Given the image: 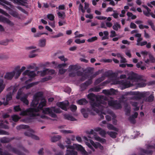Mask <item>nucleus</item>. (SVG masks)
<instances>
[{"mask_svg": "<svg viewBox=\"0 0 155 155\" xmlns=\"http://www.w3.org/2000/svg\"><path fill=\"white\" fill-rule=\"evenodd\" d=\"M130 27L131 28L135 29L136 28L137 26L134 23L131 22L130 24Z\"/></svg>", "mask_w": 155, "mask_h": 155, "instance_id": "obj_62", "label": "nucleus"}, {"mask_svg": "<svg viewBox=\"0 0 155 155\" xmlns=\"http://www.w3.org/2000/svg\"><path fill=\"white\" fill-rule=\"evenodd\" d=\"M17 89L18 88L17 87L13 86H11L7 89V90L8 91H10V92L6 96L5 101H4L3 102L4 105H6L8 104V101L12 99V95L15 93Z\"/></svg>", "mask_w": 155, "mask_h": 155, "instance_id": "obj_10", "label": "nucleus"}, {"mask_svg": "<svg viewBox=\"0 0 155 155\" xmlns=\"http://www.w3.org/2000/svg\"><path fill=\"white\" fill-rule=\"evenodd\" d=\"M99 133L100 134L103 136H105L106 134H107V132L102 129Z\"/></svg>", "mask_w": 155, "mask_h": 155, "instance_id": "obj_55", "label": "nucleus"}, {"mask_svg": "<svg viewBox=\"0 0 155 155\" xmlns=\"http://www.w3.org/2000/svg\"><path fill=\"white\" fill-rule=\"evenodd\" d=\"M107 109V108L103 106L102 109H100L101 113L104 114H107L110 115L112 117V123L113 124L116 125L117 124V120L114 118L115 115L113 114L112 112L110 110H108L107 111H105V110Z\"/></svg>", "mask_w": 155, "mask_h": 155, "instance_id": "obj_12", "label": "nucleus"}, {"mask_svg": "<svg viewBox=\"0 0 155 155\" xmlns=\"http://www.w3.org/2000/svg\"><path fill=\"white\" fill-rule=\"evenodd\" d=\"M143 13L146 16L149 17L151 10L149 8L143 11Z\"/></svg>", "mask_w": 155, "mask_h": 155, "instance_id": "obj_34", "label": "nucleus"}, {"mask_svg": "<svg viewBox=\"0 0 155 155\" xmlns=\"http://www.w3.org/2000/svg\"><path fill=\"white\" fill-rule=\"evenodd\" d=\"M81 68V66L78 64L69 65L68 69L69 76L71 77H74L76 75H81L82 72L79 70Z\"/></svg>", "mask_w": 155, "mask_h": 155, "instance_id": "obj_7", "label": "nucleus"}, {"mask_svg": "<svg viewBox=\"0 0 155 155\" xmlns=\"http://www.w3.org/2000/svg\"><path fill=\"white\" fill-rule=\"evenodd\" d=\"M92 81L91 79L89 80L88 81L81 85L80 87L81 90H83L86 89L87 87L92 83Z\"/></svg>", "mask_w": 155, "mask_h": 155, "instance_id": "obj_18", "label": "nucleus"}, {"mask_svg": "<svg viewBox=\"0 0 155 155\" xmlns=\"http://www.w3.org/2000/svg\"><path fill=\"white\" fill-rule=\"evenodd\" d=\"M94 138L96 140L100 141L101 142H104L105 141V140L101 138L98 136H94Z\"/></svg>", "mask_w": 155, "mask_h": 155, "instance_id": "obj_37", "label": "nucleus"}, {"mask_svg": "<svg viewBox=\"0 0 155 155\" xmlns=\"http://www.w3.org/2000/svg\"><path fill=\"white\" fill-rule=\"evenodd\" d=\"M84 139L86 140L85 143L88 147L91 150L94 152L95 150L94 148L92 146H93L95 148H99L101 150L104 149L103 147L101 145V144L98 142H94L91 140H88L86 137H84Z\"/></svg>", "mask_w": 155, "mask_h": 155, "instance_id": "obj_9", "label": "nucleus"}, {"mask_svg": "<svg viewBox=\"0 0 155 155\" xmlns=\"http://www.w3.org/2000/svg\"><path fill=\"white\" fill-rule=\"evenodd\" d=\"M22 74L23 75H28L30 77H34L35 76L36 74L35 73L34 71H30L28 70H26L25 71L22 73Z\"/></svg>", "mask_w": 155, "mask_h": 155, "instance_id": "obj_17", "label": "nucleus"}, {"mask_svg": "<svg viewBox=\"0 0 155 155\" xmlns=\"http://www.w3.org/2000/svg\"><path fill=\"white\" fill-rule=\"evenodd\" d=\"M59 18H61V19H64V18L65 15V13L64 12H58L57 13Z\"/></svg>", "mask_w": 155, "mask_h": 155, "instance_id": "obj_39", "label": "nucleus"}, {"mask_svg": "<svg viewBox=\"0 0 155 155\" xmlns=\"http://www.w3.org/2000/svg\"><path fill=\"white\" fill-rule=\"evenodd\" d=\"M25 135L28 137H31L32 138L35 140H39V137L36 135L33 134H28L27 133H25Z\"/></svg>", "mask_w": 155, "mask_h": 155, "instance_id": "obj_30", "label": "nucleus"}, {"mask_svg": "<svg viewBox=\"0 0 155 155\" xmlns=\"http://www.w3.org/2000/svg\"><path fill=\"white\" fill-rule=\"evenodd\" d=\"M96 18L99 20H105L107 18L104 16H97L96 17Z\"/></svg>", "mask_w": 155, "mask_h": 155, "instance_id": "obj_61", "label": "nucleus"}, {"mask_svg": "<svg viewBox=\"0 0 155 155\" xmlns=\"http://www.w3.org/2000/svg\"><path fill=\"white\" fill-rule=\"evenodd\" d=\"M108 105L115 109H119L121 107L120 104L116 101H114L113 99H110L108 101Z\"/></svg>", "mask_w": 155, "mask_h": 155, "instance_id": "obj_13", "label": "nucleus"}, {"mask_svg": "<svg viewBox=\"0 0 155 155\" xmlns=\"http://www.w3.org/2000/svg\"><path fill=\"white\" fill-rule=\"evenodd\" d=\"M112 84H120L121 90L134 85H137L138 87H143L147 84L145 79L133 72L130 74L127 80L118 81L115 80L114 81Z\"/></svg>", "mask_w": 155, "mask_h": 155, "instance_id": "obj_3", "label": "nucleus"}, {"mask_svg": "<svg viewBox=\"0 0 155 155\" xmlns=\"http://www.w3.org/2000/svg\"><path fill=\"white\" fill-rule=\"evenodd\" d=\"M88 98L91 100V105L92 110L90 111L88 108L82 109L81 112L84 118H87L89 113L92 114V110L95 111L97 113H101L100 109H102L103 106L107 102L105 101L107 100V98L103 96H96L93 93H90L87 95Z\"/></svg>", "mask_w": 155, "mask_h": 155, "instance_id": "obj_2", "label": "nucleus"}, {"mask_svg": "<svg viewBox=\"0 0 155 155\" xmlns=\"http://www.w3.org/2000/svg\"><path fill=\"white\" fill-rule=\"evenodd\" d=\"M12 140V139L4 137L0 138V141L2 143H5L9 142Z\"/></svg>", "mask_w": 155, "mask_h": 155, "instance_id": "obj_29", "label": "nucleus"}, {"mask_svg": "<svg viewBox=\"0 0 155 155\" xmlns=\"http://www.w3.org/2000/svg\"><path fill=\"white\" fill-rule=\"evenodd\" d=\"M150 92L149 91H144L140 92H127L125 93L126 95H134V98L138 100L142 98H147L150 95Z\"/></svg>", "mask_w": 155, "mask_h": 155, "instance_id": "obj_8", "label": "nucleus"}, {"mask_svg": "<svg viewBox=\"0 0 155 155\" xmlns=\"http://www.w3.org/2000/svg\"><path fill=\"white\" fill-rule=\"evenodd\" d=\"M37 84H38L37 82L32 83L25 86L23 87L20 88L18 91L17 95L16 96V98L17 99L20 98L21 100L26 105H28V101L27 99V98L28 96V94H25L23 97H21V96L22 94V92L25 88L26 89H29L34 85H36Z\"/></svg>", "mask_w": 155, "mask_h": 155, "instance_id": "obj_6", "label": "nucleus"}, {"mask_svg": "<svg viewBox=\"0 0 155 155\" xmlns=\"http://www.w3.org/2000/svg\"><path fill=\"white\" fill-rule=\"evenodd\" d=\"M65 147L67 148L65 155H77V152L74 150L75 149L80 151L83 155H87V152L80 145L74 144L72 146H66Z\"/></svg>", "mask_w": 155, "mask_h": 155, "instance_id": "obj_4", "label": "nucleus"}, {"mask_svg": "<svg viewBox=\"0 0 155 155\" xmlns=\"http://www.w3.org/2000/svg\"><path fill=\"white\" fill-rule=\"evenodd\" d=\"M26 68L25 66H22L21 68L20 65H17L15 67L14 71L6 73L4 76V78L7 80H11L15 76V78H17Z\"/></svg>", "mask_w": 155, "mask_h": 155, "instance_id": "obj_5", "label": "nucleus"}, {"mask_svg": "<svg viewBox=\"0 0 155 155\" xmlns=\"http://www.w3.org/2000/svg\"><path fill=\"white\" fill-rule=\"evenodd\" d=\"M63 35V34L62 33H59L56 35H53L51 36V38H57L60 37L62 36Z\"/></svg>", "mask_w": 155, "mask_h": 155, "instance_id": "obj_44", "label": "nucleus"}, {"mask_svg": "<svg viewBox=\"0 0 155 155\" xmlns=\"http://www.w3.org/2000/svg\"><path fill=\"white\" fill-rule=\"evenodd\" d=\"M8 123L7 121L6 120L4 121H2L0 123V126H1L2 127L7 129L8 128V127L7 125Z\"/></svg>", "mask_w": 155, "mask_h": 155, "instance_id": "obj_26", "label": "nucleus"}, {"mask_svg": "<svg viewBox=\"0 0 155 155\" xmlns=\"http://www.w3.org/2000/svg\"><path fill=\"white\" fill-rule=\"evenodd\" d=\"M107 134L109 135L111 137L114 138H115L117 133L116 132L114 131H107Z\"/></svg>", "mask_w": 155, "mask_h": 155, "instance_id": "obj_25", "label": "nucleus"}, {"mask_svg": "<svg viewBox=\"0 0 155 155\" xmlns=\"http://www.w3.org/2000/svg\"><path fill=\"white\" fill-rule=\"evenodd\" d=\"M149 58L150 61L153 63L155 62V58L152 55H150L149 56Z\"/></svg>", "mask_w": 155, "mask_h": 155, "instance_id": "obj_64", "label": "nucleus"}, {"mask_svg": "<svg viewBox=\"0 0 155 155\" xmlns=\"http://www.w3.org/2000/svg\"><path fill=\"white\" fill-rule=\"evenodd\" d=\"M12 118L13 121L17 122L20 119V117L17 115H14L12 116Z\"/></svg>", "mask_w": 155, "mask_h": 155, "instance_id": "obj_38", "label": "nucleus"}, {"mask_svg": "<svg viewBox=\"0 0 155 155\" xmlns=\"http://www.w3.org/2000/svg\"><path fill=\"white\" fill-rule=\"evenodd\" d=\"M125 111L126 114L129 115L130 112V106L127 104H126L125 106Z\"/></svg>", "mask_w": 155, "mask_h": 155, "instance_id": "obj_33", "label": "nucleus"}, {"mask_svg": "<svg viewBox=\"0 0 155 155\" xmlns=\"http://www.w3.org/2000/svg\"><path fill=\"white\" fill-rule=\"evenodd\" d=\"M139 102L132 100L130 102V104L134 107L133 109L134 110H137L139 109V107L138 106Z\"/></svg>", "mask_w": 155, "mask_h": 155, "instance_id": "obj_19", "label": "nucleus"}, {"mask_svg": "<svg viewBox=\"0 0 155 155\" xmlns=\"http://www.w3.org/2000/svg\"><path fill=\"white\" fill-rule=\"evenodd\" d=\"M60 131L64 134H72L73 133V131L71 130H60Z\"/></svg>", "mask_w": 155, "mask_h": 155, "instance_id": "obj_42", "label": "nucleus"}, {"mask_svg": "<svg viewBox=\"0 0 155 155\" xmlns=\"http://www.w3.org/2000/svg\"><path fill=\"white\" fill-rule=\"evenodd\" d=\"M57 106L62 109L66 111L67 110V107L69 105V102L67 101L63 102H60L57 103Z\"/></svg>", "mask_w": 155, "mask_h": 155, "instance_id": "obj_14", "label": "nucleus"}, {"mask_svg": "<svg viewBox=\"0 0 155 155\" xmlns=\"http://www.w3.org/2000/svg\"><path fill=\"white\" fill-rule=\"evenodd\" d=\"M70 108L72 111H74L77 109V107L76 105H72L71 106Z\"/></svg>", "mask_w": 155, "mask_h": 155, "instance_id": "obj_63", "label": "nucleus"}, {"mask_svg": "<svg viewBox=\"0 0 155 155\" xmlns=\"http://www.w3.org/2000/svg\"><path fill=\"white\" fill-rule=\"evenodd\" d=\"M0 1L1 2H0V4L3 5L4 6V8L6 9L9 10L10 9V8L6 6V5H4L3 3L7 4V5H9L10 7H12L11 5L8 2L5 0H0Z\"/></svg>", "mask_w": 155, "mask_h": 155, "instance_id": "obj_20", "label": "nucleus"}, {"mask_svg": "<svg viewBox=\"0 0 155 155\" xmlns=\"http://www.w3.org/2000/svg\"><path fill=\"white\" fill-rule=\"evenodd\" d=\"M0 21L7 23L10 26H12L14 25L13 23L8 19L4 17L0 16Z\"/></svg>", "mask_w": 155, "mask_h": 155, "instance_id": "obj_15", "label": "nucleus"}, {"mask_svg": "<svg viewBox=\"0 0 155 155\" xmlns=\"http://www.w3.org/2000/svg\"><path fill=\"white\" fill-rule=\"evenodd\" d=\"M107 129L109 130H112L117 132L118 131V129L115 127L113 125L111 124L107 123Z\"/></svg>", "mask_w": 155, "mask_h": 155, "instance_id": "obj_22", "label": "nucleus"}, {"mask_svg": "<svg viewBox=\"0 0 155 155\" xmlns=\"http://www.w3.org/2000/svg\"><path fill=\"white\" fill-rule=\"evenodd\" d=\"M110 95L115 94L117 92V90H115L113 88H111L110 89Z\"/></svg>", "mask_w": 155, "mask_h": 155, "instance_id": "obj_49", "label": "nucleus"}, {"mask_svg": "<svg viewBox=\"0 0 155 155\" xmlns=\"http://www.w3.org/2000/svg\"><path fill=\"white\" fill-rule=\"evenodd\" d=\"M27 133L28 134H32L33 133H35V131L32 129H29L28 130L25 132V133Z\"/></svg>", "mask_w": 155, "mask_h": 155, "instance_id": "obj_52", "label": "nucleus"}, {"mask_svg": "<svg viewBox=\"0 0 155 155\" xmlns=\"http://www.w3.org/2000/svg\"><path fill=\"white\" fill-rule=\"evenodd\" d=\"M46 40L45 38H43L39 40L38 45L41 47H44L46 45Z\"/></svg>", "mask_w": 155, "mask_h": 155, "instance_id": "obj_23", "label": "nucleus"}, {"mask_svg": "<svg viewBox=\"0 0 155 155\" xmlns=\"http://www.w3.org/2000/svg\"><path fill=\"white\" fill-rule=\"evenodd\" d=\"M7 148L9 151L12 152L18 155H25V154L21 151V150H24V148L22 146L18 147V148L13 147L10 145L7 146Z\"/></svg>", "mask_w": 155, "mask_h": 155, "instance_id": "obj_11", "label": "nucleus"}, {"mask_svg": "<svg viewBox=\"0 0 155 155\" xmlns=\"http://www.w3.org/2000/svg\"><path fill=\"white\" fill-rule=\"evenodd\" d=\"M77 103L80 105H84L86 104L87 103V101L84 99H82L78 100Z\"/></svg>", "mask_w": 155, "mask_h": 155, "instance_id": "obj_35", "label": "nucleus"}, {"mask_svg": "<svg viewBox=\"0 0 155 155\" xmlns=\"http://www.w3.org/2000/svg\"><path fill=\"white\" fill-rule=\"evenodd\" d=\"M64 116L65 119L72 121H75L76 119L72 116L68 114H64Z\"/></svg>", "mask_w": 155, "mask_h": 155, "instance_id": "obj_24", "label": "nucleus"}, {"mask_svg": "<svg viewBox=\"0 0 155 155\" xmlns=\"http://www.w3.org/2000/svg\"><path fill=\"white\" fill-rule=\"evenodd\" d=\"M58 58L60 59L61 61H63L64 62L67 61L68 60V59L65 58L64 55L59 56Z\"/></svg>", "mask_w": 155, "mask_h": 155, "instance_id": "obj_51", "label": "nucleus"}, {"mask_svg": "<svg viewBox=\"0 0 155 155\" xmlns=\"http://www.w3.org/2000/svg\"><path fill=\"white\" fill-rule=\"evenodd\" d=\"M102 93L106 95H110V90H104L102 91Z\"/></svg>", "mask_w": 155, "mask_h": 155, "instance_id": "obj_54", "label": "nucleus"}, {"mask_svg": "<svg viewBox=\"0 0 155 155\" xmlns=\"http://www.w3.org/2000/svg\"><path fill=\"white\" fill-rule=\"evenodd\" d=\"M75 42L78 44H80L81 43H84L85 42L84 39H83L81 41L80 39H77L75 40Z\"/></svg>", "mask_w": 155, "mask_h": 155, "instance_id": "obj_46", "label": "nucleus"}, {"mask_svg": "<svg viewBox=\"0 0 155 155\" xmlns=\"http://www.w3.org/2000/svg\"><path fill=\"white\" fill-rule=\"evenodd\" d=\"M43 94V93L42 92H39L35 94L31 104V106L32 107L22 111L20 115L22 116L28 115L37 119L39 122H42V119L46 118L47 117L44 115H41L40 113L42 112L44 114H49L52 117L55 118V120L57 119V116L55 113H60L61 112V110L59 108L54 107L45 108L43 109V107L45 106L46 105V101L45 99H42L37 107L39 101Z\"/></svg>", "mask_w": 155, "mask_h": 155, "instance_id": "obj_1", "label": "nucleus"}, {"mask_svg": "<svg viewBox=\"0 0 155 155\" xmlns=\"http://www.w3.org/2000/svg\"><path fill=\"white\" fill-rule=\"evenodd\" d=\"M54 71L53 70L45 69L41 72V76H44L46 74H54Z\"/></svg>", "mask_w": 155, "mask_h": 155, "instance_id": "obj_16", "label": "nucleus"}, {"mask_svg": "<svg viewBox=\"0 0 155 155\" xmlns=\"http://www.w3.org/2000/svg\"><path fill=\"white\" fill-rule=\"evenodd\" d=\"M126 54L129 58L131 57V55L130 53V51L129 50H127L125 51Z\"/></svg>", "mask_w": 155, "mask_h": 155, "instance_id": "obj_58", "label": "nucleus"}, {"mask_svg": "<svg viewBox=\"0 0 155 155\" xmlns=\"http://www.w3.org/2000/svg\"><path fill=\"white\" fill-rule=\"evenodd\" d=\"M37 50H34L31 51L30 52V54L29 55V57L30 58H33L37 56V54H33Z\"/></svg>", "mask_w": 155, "mask_h": 155, "instance_id": "obj_43", "label": "nucleus"}, {"mask_svg": "<svg viewBox=\"0 0 155 155\" xmlns=\"http://www.w3.org/2000/svg\"><path fill=\"white\" fill-rule=\"evenodd\" d=\"M141 152L147 154H151L152 153V151L151 150H145L143 149L141 150Z\"/></svg>", "mask_w": 155, "mask_h": 155, "instance_id": "obj_48", "label": "nucleus"}, {"mask_svg": "<svg viewBox=\"0 0 155 155\" xmlns=\"http://www.w3.org/2000/svg\"><path fill=\"white\" fill-rule=\"evenodd\" d=\"M105 79V77L104 76H102L101 78H99L96 80L95 82V84H99L101 81H102Z\"/></svg>", "mask_w": 155, "mask_h": 155, "instance_id": "obj_36", "label": "nucleus"}, {"mask_svg": "<svg viewBox=\"0 0 155 155\" xmlns=\"http://www.w3.org/2000/svg\"><path fill=\"white\" fill-rule=\"evenodd\" d=\"M97 39V38L96 36H94L91 37L88 39L87 40L88 42H92Z\"/></svg>", "mask_w": 155, "mask_h": 155, "instance_id": "obj_41", "label": "nucleus"}, {"mask_svg": "<svg viewBox=\"0 0 155 155\" xmlns=\"http://www.w3.org/2000/svg\"><path fill=\"white\" fill-rule=\"evenodd\" d=\"M67 71V70L63 68H59V73L61 74H63L65 73Z\"/></svg>", "mask_w": 155, "mask_h": 155, "instance_id": "obj_53", "label": "nucleus"}, {"mask_svg": "<svg viewBox=\"0 0 155 155\" xmlns=\"http://www.w3.org/2000/svg\"><path fill=\"white\" fill-rule=\"evenodd\" d=\"M127 14L129 17H131L132 19H136L137 18L136 15H133L131 12H128L127 13Z\"/></svg>", "mask_w": 155, "mask_h": 155, "instance_id": "obj_40", "label": "nucleus"}, {"mask_svg": "<svg viewBox=\"0 0 155 155\" xmlns=\"http://www.w3.org/2000/svg\"><path fill=\"white\" fill-rule=\"evenodd\" d=\"M48 18L51 21H53L54 18V16L52 14H48L47 15Z\"/></svg>", "mask_w": 155, "mask_h": 155, "instance_id": "obj_47", "label": "nucleus"}, {"mask_svg": "<svg viewBox=\"0 0 155 155\" xmlns=\"http://www.w3.org/2000/svg\"><path fill=\"white\" fill-rule=\"evenodd\" d=\"M67 65V64L66 63H63L61 64H59L58 67L59 68H64L65 66Z\"/></svg>", "mask_w": 155, "mask_h": 155, "instance_id": "obj_57", "label": "nucleus"}, {"mask_svg": "<svg viewBox=\"0 0 155 155\" xmlns=\"http://www.w3.org/2000/svg\"><path fill=\"white\" fill-rule=\"evenodd\" d=\"M28 128V126L25 125H21L16 127L18 130H20L21 129H26Z\"/></svg>", "mask_w": 155, "mask_h": 155, "instance_id": "obj_45", "label": "nucleus"}, {"mask_svg": "<svg viewBox=\"0 0 155 155\" xmlns=\"http://www.w3.org/2000/svg\"><path fill=\"white\" fill-rule=\"evenodd\" d=\"M101 89V88L99 87L98 86H97L91 88L88 91L89 92H98L100 91Z\"/></svg>", "mask_w": 155, "mask_h": 155, "instance_id": "obj_27", "label": "nucleus"}, {"mask_svg": "<svg viewBox=\"0 0 155 155\" xmlns=\"http://www.w3.org/2000/svg\"><path fill=\"white\" fill-rule=\"evenodd\" d=\"M138 115L137 112H135L134 114L130 116L129 118V120L132 123H135L136 122L135 119L136 118Z\"/></svg>", "mask_w": 155, "mask_h": 155, "instance_id": "obj_21", "label": "nucleus"}, {"mask_svg": "<svg viewBox=\"0 0 155 155\" xmlns=\"http://www.w3.org/2000/svg\"><path fill=\"white\" fill-rule=\"evenodd\" d=\"M14 108L15 111L17 112L21 110L19 106H15L14 107Z\"/></svg>", "mask_w": 155, "mask_h": 155, "instance_id": "obj_60", "label": "nucleus"}, {"mask_svg": "<svg viewBox=\"0 0 155 155\" xmlns=\"http://www.w3.org/2000/svg\"><path fill=\"white\" fill-rule=\"evenodd\" d=\"M110 33V37L111 38H113L117 36V35L116 33V32L114 30L111 31Z\"/></svg>", "mask_w": 155, "mask_h": 155, "instance_id": "obj_50", "label": "nucleus"}, {"mask_svg": "<svg viewBox=\"0 0 155 155\" xmlns=\"http://www.w3.org/2000/svg\"><path fill=\"white\" fill-rule=\"evenodd\" d=\"M147 5L150 7H152L153 5H155V1L151 2L150 3H148L147 4Z\"/></svg>", "mask_w": 155, "mask_h": 155, "instance_id": "obj_56", "label": "nucleus"}, {"mask_svg": "<svg viewBox=\"0 0 155 155\" xmlns=\"http://www.w3.org/2000/svg\"><path fill=\"white\" fill-rule=\"evenodd\" d=\"M154 98L153 94L150 93V95L146 98V100L147 101L151 102L153 100Z\"/></svg>", "mask_w": 155, "mask_h": 155, "instance_id": "obj_31", "label": "nucleus"}, {"mask_svg": "<svg viewBox=\"0 0 155 155\" xmlns=\"http://www.w3.org/2000/svg\"><path fill=\"white\" fill-rule=\"evenodd\" d=\"M112 28L114 30L117 31L118 29L121 28L120 25L117 22H116L112 26Z\"/></svg>", "mask_w": 155, "mask_h": 155, "instance_id": "obj_28", "label": "nucleus"}, {"mask_svg": "<svg viewBox=\"0 0 155 155\" xmlns=\"http://www.w3.org/2000/svg\"><path fill=\"white\" fill-rule=\"evenodd\" d=\"M61 138V136L59 135H57L53 136L51 138V141L52 142H55Z\"/></svg>", "mask_w": 155, "mask_h": 155, "instance_id": "obj_32", "label": "nucleus"}, {"mask_svg": "<svg viewBox=\"0 0 155 155\" xmlns=\"http://www.w3.org/2000/svg\"><path fill=\"white\" fill-rule=\"evenodd\" d=\"M101 61L104 62H111L112 61V60L111 59H103Z\"/></svg>", "mask_w": 155, "mask_h": 155, "instance_id": "obj_59", "label": "nucleus"}]
</instances>
